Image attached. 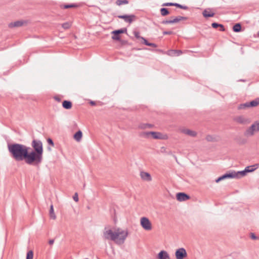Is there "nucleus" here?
Listing matches in <instances>:
<instances>
[{
  "label": "nucleus",
  "instance_id": "obj_35",
  "mask_svg": "<svg viewBox=\"0 0 259 259\" xmlns=\"http://www.w3.org/2000/svg\"><path fill=\"white\" fill-rule=\"evenodd\" d=\"M33 252L32 250H29L27 252L26 254V259H33Z\"/></svg>",
  "mask_w": 259,
  "mask_h": 259
},
{
  "label": "nucleus",
  "instance_id": "obj_31",
  "mask_svg": "<svg viewBox=\"0 0 259 259\" xmlns=\"http://www.w3.org/2000/svg\"><path fill=\"white\" fill-rule=\"evenodd\" d=\"M248 107H250V106H249V102H246L244 104H240L238 106V109H245V108H248Z\"/></svg>",
  "mask_w": 259,
  "mask_h": 259
},
{
  "label": "nucleus",
  "instance_id": "obj_17",
  "mask_svg": "<svg viewBox=\"0 0 259 259\" xmlns=\"http://www.w3.org/2000/svg\"><path fill=\"white\" fill-rule=\"evenodd\" d=\"M259 167V164L256 163L252 165L246 166L245 168V170L246 171V174L248 172H251L254 171L255 169Z\"/></svg>",
  "mask_w": 259,
  "mask_h": 259
},
{
  "label": "nucleus",
  "instance_id": "obj_30",
  "mask_svg": "<svg viewBox=\"0 0 259 259\" xmlns=\"http://www.w3.org/2000/svg\"><path fill=\"white\" fill-rule=\"evenodd\" d=\"M153 126L152 124L149 123H143L139 125V127L142 129H145L147 128H152Z\"/></svg>",
  "mask_w": 259,
  "mask_h": 259
},
{
  "label": "nucleus",
  "instance_id": "obj_26",
  "mask_svg": "<svg viewBox=\"0 0 259 259\" xmlns=\"http://www.w3.org/2000/svg\"><path fill=\"white\" fill-rule=\"evenodd\" d=\"M134 34H135V36L136 37L140 38V36L139 35L140 33H134ZM141 39H142V41H141L142 44H143L147 46L149 45V42L145 38L141 37Z\"/></svg>",
  "mask_w": 259,
  "mask_h": 259
},
{
  "label": "nucleus",
  "instance_id": "obj_34",
  "mask_svg": "<svg viewBox=\"0 0 259 259\" xmlns=\"http://www.w3.org/2000/svg\"><path fill=\"white\" fill-rule=\"evenodd\" d=\"M113 35L112 36V38L114 40L120 41V34L121 33H113Z\"/></svg>",
  "mask_w": 259,
  "mask_h": 259
},
{
  "label": "nucleus",
  "instance_id": "obj_19",
  "mask_svg": "<svg viewBox=\"0 0 259 259\" xmlns=\"http://www.w3.org/2000/svg\"><path fill=\"white\" fill-rule=\"evenodd\" d=\"M141 178L145 181H150L152 180L150 174L145 171H141L140 173Z\"/></svg>",
  "mask_w": 259,
  "mask_h": 259
},
{
  "label": "nucleus",
  "instance_id": "obj_27",
  "mask_svg": "<svg viewBox=\"0 0 259 259\" xmlns=\"http://www.w3.org/2000/svg\"><path fill=\"white\" fill-rule=\"evenodd\" d=\"M259 105V98H256L255 100L249 102V106L250 107H254Z\"/></svg>",
  "mask_w": 259,
  "mask_h": 259
},
{
  "label": "nucleus",
  "instance_id": "obj_6",
  "mask_svg": "<svg viewBox=\"0 0 259 259\" xmlns=\"http://www.w3.org/2000/svg\"><path fill=\"white\" fill-rule=\"evenodd\" d=\"M28 23V20H20L9 23L8 26L9 28L13 29L14 28L20 27L22 26L26 25Z\"/></svg>",
  "mask_w": 259,
  "mask_h": 259
},
{
  "label": "nucleus",
  "instance_id": "obj_9",
  "mask_svg": "<svg viewBox=\"0 0 259 259\" xmlns=\"http://www.w3.org/2000/svg\"><path fill=\"white\" fill-rule=\"evenodd\" d=\"M171 19L168 20H165L162 22L163 24H172L175 23H178L182 20H186L187 19V17H183L178 16L176 17L175 18L171 17Z\"/></svg>",
  "mask_w": 259,
  "mask_h": 259
},
{
  "label": "nucleus",
  "instance_id": "obj_3",
  "mask_svg": "<svg viewBox=\"0 0 259 259\" xmlns=\"http://www.w3.org/2000/svg\"><path fill=\"white\" fill-rule=\"evenodd\" d=\"M42 159L43 154L28 150L24 161L28 165H38L42 162Z\"/></svg>",
  "mask_w": 259,
  "mask_h": 259
},
{
  "label": "nucleus",
  "instance_id": "obj_5",
  "mask_svg": "<svg viewBox=\"0 0 259 259\" xmlns=\"http://www.w3.org/2000/svg\"><path fill=\"white\" fill-rule=\"evenodd\" d=\"M150 135L152 136V138L154 139H165V138L164 137L165 136H164L163 134H162L160 132H146L143 133L142 134V136L145 138H148Z\"/></svg>",
  "mask_w": 259,
  "mask_h": 259
},
{
  "label": "nucleus",
  "instance_id": "obj_50",
  "mask_svg": "<svg viewBox=\"0 0 259 259\" xmlns=\"http://www.w3.org/2000/svg\"><path fill=\"white\" fill-rule=\"evenodd\" d=\"M120 42H121V43L122 44H123H123H126V42H127V41H125V40H121V39H120Z\"/></svg>",
  "mask_w": 259,
  "mask_h": 259
},
{
  "label": "nucleus",
  "instance_id": "obj_39",
  "mask_svg": "<svg viewBox=\"0 0 259 259\" xmlns=\"http://www.w3.org/2000/svg\"><path fill=\"white\" fill-rule=\"evenodd\" d=\"M145 50H149V51H154V52H156L157 53H162L163 52V51L160 49H151L145 48Z\"/></svg>",
  "mask_w": 259,
  "mask_h": 259
},
{
  "label": "nucleus",
  "instance_id": "obj_14",
  "mask_svg": "<svg viewBox=\"0 0 259 259\" xmlns=\"http://www.w3.org/2000/svg\"><path fill=\"white\" fill-rule=\"evenodd\" d=\"M256 125L255 122L252 124L248 129L245 131L244 135L245 136H252L254 135L255 132H256Z\"/></svg>",
  "mask_w": 259,
  "mask_h": 259
},
{
  "label": "nucleus",
  "instance_id": "obj_37",
  "mask_svg": "<svg viewBox=\"0 0 259 259\" xmlns=\"http://www.w3.org/2000/svg\"><path fill=\"white\" fill-rule=\"evenodd\" d=\"M127 29L126 28H122L119 29L112 30L111 32H126Z\"/></svg>",
  "mask_w": 259,
  "mask_h": 259
},
{
  "label": "nucleus",
  "instance_id": "obj_13",
  "mask_svg": "<svg viewBox=\"0 0 259 259\" xmlns=\"http://www.w3.org/2000/svg\"><path fill=\"white\" fill-rule=\"evenodd\" d=\"M177 199L179 201H184L190 199V196L183 192L178 193L176 195Z\"/></svg>",
  "mask_w": 259,
  "mask_h": 259
},
{
  "label": "nucleus",
  "instance_id": "obj_33",
  "mask_svg": "<svg viewBox=\"0 0 259 259\" xmlns=\"http://www.w3.org/2000/svg\"><path fill=\"white\" fill-rule=\"evenodd\" d=\"M77 6L74 4H67L63 6H61V7L63 9H68L71 8L76 7Z\"/></svg>",
  "mask_w": 259,
  "mask_h": 259
},
{
  "label": "nucleus",
  "instance_id": "obj_47",
  "mask_svg": "<svg viewBox=\"0 0 259 259\" xmlns=\"http://www.w3.org/2000/svg\"><path fill=\"white\" fill-rule=\"evenodd\" d=\"M54 99L59 102L61 101V99L58 97H55Z\"/></svg>",
  "mask_w": 259,
  "mask_h": 259
},
{
  "label": "nucleus",
  "instance_id": "obj_15",
  "mask_svg": "<svg viewBox=\"0 0 259 259\" xmlns=\"http://www.w3.org/2000/svg\"><path fill=\"white\" fill-rule=\"evenodd\" d=\"M232 171L233 174L234 176V178L240 179L245 176L247 175L246 171L245 170V169L243 170L238 171L237 172L234 170Z\"/></svg>",
  "mask_w": 259,
  "mask_h": 259
},
{
  "label": "nucleus",
  "instance_id": "obj_22",
  "mask_svg": "<svg viewBox=\"0 0 259 259\" xmlns=\"http://www.w3.org/2000/svg\"><path fill=\"white\" fill-rule=\"evenodd\" d=\"M82 133L80 130L78 131L73 135V138L77 141L79 142L81 140Z\"/></svg>",
  "mask_w": 259,
  "mask_h": 259
},
{
  "label": "nucleus",
  "instance_id": "obj_24",
  "mask_svg": "<svg viewBox=\"0 0 259 259\" xmlns=\"http://www.w3.org/2000/svg\"><path fill=\"white\" fill-rule=\"evenodd\" d=\"M241 25L240 23H236L233 27H232V30L235 32H239L240 31L242 30L241 29Z\"/></svg>",
  "mask_w": 259,
  "mask_h": 259
},
{
  "label": "nucleus",
  "instance_id": "obj_55",
  "mask_svg": "<svg viewBox=\"0 0 259 259\" xmlns=\"http://www.w3.org/2000/svg\"><path fill=\"white\" fill-rule=\"evenodd\" d=\"M165 34H167L168 33H165Z\"/></svg>",
  "mask_w": 259,
  "mask_h": 259
},
{
  "label": "nucleus",
  "instance_id": "obj_20",
  "mask_svg": "<svg viewBox=\"0 0 259 259\" xmlns=\"http://www.w3.org/2000/svg\"><path fill=\"white\" fill-rule=\"evenodd\" d=\"M181 50H170L168 51L167 54L170 56H179L182 54Z\"/></svg>",
  "mask_w": 259,
  "mask_h": 259
},
{
  "label": "nucleus",
  "instance_id": "obj_11",
  "mask_svg": "<svg viewBox=\"0 0 259 259\" xmlns=\"http://www.w3.org/2000/svg\"><path fill=\"white\" fill-rule=\"evenodd\" d=\"M234 120L239 123L242 124H247L250 122V120L249 118H245L243 116H239L234 118Z\"/></svg>",
  "mask_w": 259,
  "mask_h": 259
},
{
  "label": "nucleus",
  "instance_id": "obj_48",
  "mask_svg": "<svg viewBox=\"0 0 259 259\" xmlns=\"http://www.w3.org/2000/svg\"><path fill=\"white\" fill-rule=\"evenodd\" d=\"M90 103L92 106H95L96 104V102L95 101H90Z\"/></svg>",
  "mask_w": 259,
  "mask_h": 259
},
{
  "label": "nucleus",
  "instance_id": "obj_23",
  "mask_svg": "<svg viewBox=\"0 0 259 259\" xmlns=\"http://www.w3.org/2000/svg\"><path fill=\"white\" fill-rule=\"evenodd\" d=\"M62 106L65 109H70L72 106L71 101L68 100H64L62 102Z\"/></svg>",
  "mask_w": 259,
  "mask_h": 259
},
{
  "label": "nucleus",
  "instance_id": "obj_7",
  "mask_svg": "<svg viewBox=\"0 0 259 259\" xmlns=\"http://www.w3.org/2000/svg\"><path fill=\"white\" fill-rule=\"evenodd\" d=\"M140 224L142 228L145 230H151L152 225L149 220L146 217H142L140 220Z\"/></svg>",
  "mask_w": 259,
  "mask_h": 259
},
{
  "label": "nucleus",
  "instance_id": "obj_1",
  "mask_svg": "<svg viewBox=\"0 0 259 259\" xmlns=\"http://www.w3.org/2000/svg\"><path fill=\"white\" fill-rule=\"evenodd\" d=\"M7 147L11 156L16 161H24L30 149L25 145L17 143H8Z\"/></svg>",
  "mask_w": 259,
  "mask_h": 259
},
{
  "label": "nucleus",
  "instance_id": "obj_54",
  "mask_svg": "<svg viewBox=\"0 0 259 259\" xmlns=\"http://www.w3.org/2000/svg\"><path fill=\"white\" fill-rule=\"evenodd\" d=\"M163 32L167 33V32H171L170 31H163Z\"/></svg>",
  "mask_w": 259,
  "mask_h": 259
},
{
  "label": "nucleus",
  "instance_id": "obj_43",
  "mask_svg": "<svg viewBox=\"0 0 259 259\" xmlns=\"http://www.w3.org/2000/svg\"><path fill=\"white\" fill-rule=\"evenodd\" d=\"M73 199L75 202L78 201V194L77 193H75L73 196Z\"/></svg>",
  "mask_w": 259,
  "mask_h": 259
},
{
  "label": "nucleus",
  "instance_id": "obj_32",
  "mask_svg": "<svg viewBox=\"0 0 259 259\" xmlns=\"http://www.w3.org/2000/svg\"><path fill=\"white\" fill-rule=\"evenodd\" d=\"M127 4H128V1L127 0H117L116 1V4L118 6L126 5Z\"/></svg>",
  "mask_w": 259,
  "mask_h": 259
},
{
  "label": "nucleus",
  "instance_id": "obj_52",
  "mask_svg": "<svg viewBox=\"0 0 259 259\" xmlns=\"http://www.w3.org/2000/svg\"><path fill=\"white\" fill-rule=\"evenodd\" d=\"M47 149L48 151H51V148L50 147H48Z\"/></svg>",
  "mask_w": 259,
  "mask_h": 259
},
{
  "label": "nucleus",
  "instance_id": "obj_38",
  "mask_svg": "<svg viewBox=\"0 0 259 259\" xmlns=\"http://www.w3.org/2000/svg\"><path fill=\"white\" fill-rule=\"evenodd\" d=\"M175 3H165L162 5V6H175Z\"/></svg>",
  "mask_w": 259,
  "mask_h": 259
},
{
  "label": "nucleus",
  "instance_id": "obj_42",
  "mask_svg": "<svg viewBox=\"0 0 259 259\" xmlns=\"http://www.w3.org/2000/svg\"><path fill=\"white\" fill-rule=\"evenodd\" d=\"M250 237L253 240H256V239H258V237L257 236H256L255 234L253 233H250Z\"/></svg>",
  "mask_w": 259,
  "mask_h": 259
},
{
  "label": "nucleus",
  "instance_id": "obj_46",
  "mask_svg": "<svg viewBox=\"0 0 259 259\" xmlns=\"http://www.w3.org/2000/svg\"><path fill=\"white\" fill-rule=\"evenodd\" d=\"M148 46L152 47L153 48H156L157 47V45L154 43L149 42V45Z\"/></svg>",
  "mask_w": 259,
  "mask_h": 259
},
{
  "label": "nucleus",
  "instance_id": "obj_36",
  "mask_svg": "<svg viewBox=\"0 0 259 259\" xmlns=\"http://www.w3.org/2000/svg\"><path fill=\"white\" fill-rule=\"evenodd\" d=\"M175 6L177 8H180L182 9H184V10H187L188 9V7L187 6L182 5L178 3H175Z\"/></svg>",
  "mask_w": 259,
  "mask_h": 259
},
{
  "label": "nucleus",
  "instance_id": "obj_53",
  "mask_svg": "<svg viewBox=\"0 0 259 259\" xmlns=\"http://www.w3.org/2000/svg\"><path fill=\"white\" fill-rule=\"evenodd\" d=\"M240 81H245V80H243V79H240Z\"/></svg>",
  "mask_w": 259,
  "mask_h": 259
},
{
  "label": "nucleus",
  "instance_id": "obj_40",
  "mask_svg": "<svg viewBox=\"0 0 259 259\" xmlns=\"http://www.w3.org/2000/svg\"><path fill=\"white\" fill-rule=\"evenodd\" d=\"M62 27L65 29H67L69 28L70 24L68 23H64L62 25Z\"/></svg>",
  "mask_w": 259,
  "mask_h": 259
},
{
  "label": "nucleus",
  "instance_id": "obj_16",
  "mask_svg": "<svg viewBox=\"0 0 259 259\" xmlns=\"http://www.w3.org/2000/svg\"><path fill=\"white\" fill-rule=\"evenodd\" d=\"M158 259H170L168 253L165 250L160 251L157 255Z\"/></svg>",
  "mask_w": 259,
  "mask_h": 259
},
{
  "label": "nucleus",
  "instance_id": "obj_25",
  "mask_svg": "<svg viewBox=\"0 0 259 259\" xmlns=\"http://www.w3.org/2000/svg\"><path fill=\"white\" fill-rule=\"evenodd\" d=\"M202 14L203 16L205 18L211 17H213L214 15V13L211 12V11H207L206 10L203 11Z\"/></svg>",
  "mask_w": 259,
  "mask_h": 259
},
{
  "label": "nucleus",
  "instance_id": "obj_29",
  "mask_svg": "<svg viewBox=\"0 0 259 259\" xmlns=\"http://www.w3.org/2000/svg\"><path fill=\"white\" fill-rule=\"evenodd\" d=\"M161 15L162 16H165L169 14V12L167 8H162L160 10Z\"/></svg>",
  "mask_w": 259,
  "mask_h": 259
},
{
  "label": "nucleus",
  "instance_id": "obj_2",
  "mask_svg": "<svg viewBox=\"0 0 259 259\" xmlns=\"http://www.w3.org/2000/svg\"><path fill=\"white\" fill-rule=\"evenodd\" d=\"M127 235V231L121 230L119 228L116 231L113 232L111 229L106 230L105 228L103 237L106 240H111L115 241L118 244H121L124 242Z\"/></svg>",
  "mask_w": 259,
  "mask_h": 259
},
{
  "label": "nucleus",
  "instance_id": "obj_44",
  "mask_svg": "<svg viewBox=\"0 0 259 259\" xmlns=\"http://www.w3.org/2000/svg\"><path fill=\"white\" fill-rule=\"evenodd\" d=\"M255 124L256 125V132L259 131V121H255Z\"/></svg>",
  "mask_w": 259,
  "mask_h": 259
},
{
  "label": "nucleus",
  "instance_id": "obj_10",
  "mask_svg": "<svg viewBox=\"0 0 259 259\" xmlns=\"http://www.w3.org/2000/svg\"><path fill=\"white\" fill-rule=\"evenodd\" d=\"M118 18L123 19L124 21L126 23H131L134 19L136 18V16L131 14V15H118L117 16Z\"/></svg>",
  "mask_w": 259,
  "mask_h": 259
},
{
  "label": "nucleus",
  "instance_id": "obj_8",
  "mask_svg": "<svg viewBox=\"0 0 259 259\" xmlns=\"http://www.w3.org/2000/svg\"><path fill=\"white\" fill-rule=\"evenodd\" d=\"M175 255L177 259H184L187 255L186 249L184 248H180L176 250Z\"/></svg>",
  "mask_w": 259,
  "mask_h": 259
},
{
  "label": "nucleus",
  "instance_id": "obj_4",
  "mask_svg": "<svg viewBox=\"0 0 259 259\" xmlns=\"http://www.w3.org/2000/svg\"><path fill=\"white\" fill-rule=\"evenodd\" d=\"M32 151L43 154V145L42 142L38 139H33L31 142Z\"/></svg>",
  "mask_w": 259,
  "mask_h": 259
},
{
  "label": "nucleus",
  "instance_id": "obj_12",
  "mask_svg": "<svg viewBox=\"0 0 259 259\" xmlns=\"http://www.w3.org/2000/svg\"><path fill=\"white\" fill-rule=\"evenodd\" d=\"M229 178H234V176L233 174V171H230L229 172L226 173L222 176L219 177L215 180V182L218 183L223 180Z\"/></svg>",
  "mask_w": 259,
  "mask_h": 259
},
{
  "label": "nucleus",
  "instance_id": "obj_51",
  "mask_svg": "<svg viewBox=\"0 0 259 259\" xmlns=\"http://www.w3.org/2000/svg\"><path fill=\"white\" fill-rule=\"evenodd\" d=\"M253 36L254 37H259V33H254L253 34Z\"/></svg>",
  "mask_w": 259,
  "mask_h": 259
},
{
  "label": "nucleus",
  "instance_id": "obj_49",
  "mask_svg": "<svg viewBox=\"0 0 259 259\" xmlns=\"http://www.w3.org/2000/svg\"><path fill=\"white\" fill-rule=\"evenodd\" d=\"M54 239H51L49 241V243L50 245H52L54 243Z\"/></svg>",
  "mask_w": 259,
  "mask_h": 259
},
{
  "label": "nucleus",
  "instance_id": "obj_18",
  "mask_svg": "<svg viewBox=\"0 0 259 259\" xmlns=\"http://www.w3.org/2000/svg\"><path fill=\"white\" fill-rule=\"evenodd\" d=\"M211 26L212 28H219V30L220 31H228L227 29H226L225 28V26L221 24H219V23H216V22H213L211 24Z\"/></svg>",
  "mask_w": 259,
  "mask_h": 259
},
{
  "label": "nucleus",
  "instance_id": "obj_28",
  "mask_svg": "<svg viewBox=\"0 0 259 259\" xmlns=\"http://www.w3.org/2000/svg\"><path fill=\"white\" fill-rule=\"evenodd\" d=\"M50 217L53 219V220H55L56 219V216L55 214V212H54V208H53V204H52L50 206Z\"/></svg>",
  "mask_w": 259,
  "mask_h": 259
},
{
  "label": "nucleus",
  "instance_id": "obj_56",
  "mask_svg": "<svg viewBox=\"0 0 259 259\" xmlns=\"http://www.w3.org/2000/svg\"><path fill=\"white\" fill-rule=\"evenodd\" d=\"M257 32H259V30L257 31Z\"/></svg>",
  "mask_w": 259,
  "mask_h": 259
},
{
  "label": "nucleus",
  "instance_id": "obj_45",
  "mask_svg": "<svg viewBox=\"0 0 259 259\" xmlns=\"http://www.w3.org/2000/svg\"><path fill=\"white\" fill-rule=\"evenodd\" d=\"M213 139V138H212V137L210 135H208L206 137V139L207 140V141H212Z\"/></svg>",
  "mask_w": 259,
  "mask_h": 259
},
{
  "label": "nucleus",
  "instance_id": "obj_21",
  "mask_svg": "<svg viewBox=\"0 0 259 259\" xmlns=\"http://www.w3.org/2000/svg\"><path fill=\"white\" fill-rule=\"evenodd\" d=\"M181 132L183 133H184L186 135H188L192 137H195L197 135V133L196 132L189 130V129H183V130H182Z\"/></svg>",
  "mask_w": 259,
  "mask_h": 259
},
{
  "label": "nucleus",
  "instance_id": "obj_41",
  "mask_svg": "<svg viewBox=\"0 0 259 259\" xmlns=\"http://www.w3.org/2000/svg\"><path fill=\"white\" fill-rule=\"evenodd\" d=\"M47 142L49 145H51L52 146H53V147L54 146V143L52 139L48 138L47 139Z\"/></svg>",
  "mask_w": 259,
  "mask_h": 259
}]
</instances>
